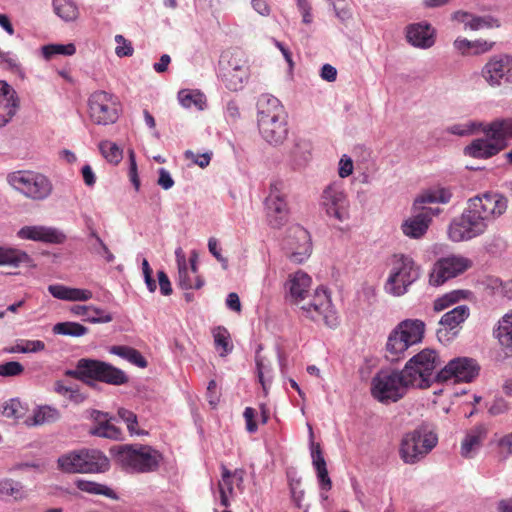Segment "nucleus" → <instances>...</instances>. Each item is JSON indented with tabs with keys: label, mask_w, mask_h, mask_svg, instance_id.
<instances>
[{
	"label": "nucleus",
	"mask_w": 512,
	"mask_h": 512,
	"mask_svg": "<svg viewBox=\"0 0 512 512\" xmlns=\"http://www.w3.org/2000/svg\"><path fill=\"white\" fill-rule=\"evenodd\" d=\"M91 312L86 321L91 323H109L113 320V317L110 313H106L104 310L97 308L92 305Z\"/></svg>",
	"instance_id": "obj_56"
},
{
	"label": "nucleus",
	"mask_w": 512,
	"mask_h": 512,
	"mask_svg": "<svg viewBox=\"0 0 512 512\" xmlns=\"http://www.w3.org/2000/svg\"><path fill=\"white\" fill-rule=\"evenodd\" d=\"M0 492L7 496H11L16 500L25 497V491L21 483L13 480H6L0 483Z\"/></svg>",
	"instance_id": "obj_49"
},
{
	"label": "nucleus",
	"mask_w": 512,
	"mask_h": 512,
	"mask_svg": "<svg viewBox=\"0 0 512 512\" xmlns=\"http://www.w3.org/2000/svg\"><path fill=\"white\" fill-rule=\"evenodd\" d=\"M495 336L501 346L512 348V313L504 315L499 320Z\"/></svg>",
	"instance_id": "obj_38"
},
{
	"label": "nucleus",
	"mask_w": 512,
	"mask_h": 512,
	"mask_svg": "<svg viewBox=\"0 0 512 512\" xmlns=\"http://www.w3.org/2000/svg\"><path fill=\"white\" fill-rule=\"evenodd\" d=\"M452 197V193L448 188L439 187L431 189L421 194L414 202V209H418V205L426 203H448Z\"/></svg>",
	"instance_id": "obj_37"
},
{
	"label": "nucleus",
	"mask_w": 512,
	"mask_h": 512,
	"mask_svg": "<svg viewBox=\"0 0 512 512\" xmlns=\"http://www.w3.org/2000/svg\"><path fill=\"white\" fill-rule=\"evenodd\" d=\"M221 470V480L218 483L220 502L222 506L228 507L230 505L229 497L232 496L234 493L233 476L237 475V471L232 473L224 465L222 466Z\"/></svg>",
	"instance_id": "obj_35"
},
{
	"label": "nucleus",
	"mask_w": 512,
	"mask_h": 512,
	"mask_svg": "<svg viewBox=\"0 0 512 512\" xmlns=\"http://www.w3.org/2000/svg\"><path fill=\"white\" fill-rule=\"evenodd\" d=\"M266 207L270 224L273 227L283 225L288 216L283 182L275 181L271 183L269 195L266 198Z\"/></svg>",
	"instance_id": "obj_19"
},
{
	"label": "nucleus",
	"mask_w": 512,
	"mask_h": 512,
	"mask_svg": "<svg viewBox=\"0 0 512 512\" xmlns=\"http://www.w3.org/2000/svg\"><path fill=\"white\" fill-rule=\"evenodd\" d=\"M322 500L328 499V492L332 489V480L329 477L327 468L316 470Z\"/></svg>",
	"instance_id": "obj_51"
},
{
	"label": "nucleus",
	"mask_w": 512,
	"mask_h": 512,
	"mask_svg": "<svg viewBox=\"0 0 512 512\" xmlns=\"http://www.w3.org/2000/svg\"><path fill=\"white\" fill-rule=\"evenodd\" d=\"M490 285L493 289L500 291L508 298H512V280L503 282L502 280L495 278L491 280Z\"/></svg>",
	"instance_id": "obj_61"
},
{
	"label": "nucleus",
	"mask_w": 512,
	"mask_h": 512,
	"mask_svg": "<svg viewBox=\"0 0 512 512\" xmlns=\"http://www.w3.org/2000/svg\"><path fill=\"white\" fill-rule=\"evenodd\" d=\"M320 205L330 218L339 222L349 218V200L342 183L329 184L322 192Z\"/></svg>",
	"instance_id": "obj_15"
},
{
	"label": "nucleus",
	"mask_w": 512,
	"mask_h": 512,
	"mask_svg": "<svg viewBox=\"0 0 512 512\" xmlns=\"http://www.w3.org/2000/svg\"><path fill=\"white\" fill-rule=\"evenodd\" d=\"M118 462L131 473H151L159 469L162 454L149 445L126 444L119 447Z\"/></svg>",
	"instance_id": "obj_4"
},
{
	"label": "nucleus",
	"mask_w": 512,
	"mask_h": 512,
	"mask_svg": "<svg viewBox=\"0 0 512 512\" xmlns=\"http://www.w3.org/2000/svg\"><path fill=\"white\" fill-rule=\"evenodd\" d=\"M473 265L471 259L461 255H450L437 260L429 276V282L434 286H439L445 281L454 278Z\"/></svg>",
	"instance_id": "obj_16"
},
{
	"label": "nucleus",
	"mask_w": 512,
	"mask_h": 512,
	"mask_svg": "<svg viewBox=\"0 0 512 512\" xmlns=\"http://www.w3.org/2000/svg\"><path fill=\"white\" fill-rule=\"evenodd\" d=\"M478 366L469 358H456L451 360L436 377L438 382L456 384L459 382H471L478 375Z\"/></svg>",
	"instance_id": "obj_17"
},
{
	"label": "nucleus",
	"mask_w": 512,
	"mask_h": 512,
	"mask_svg": "<svg viewBox=\"0 0 512 512\" xmlns=\"http://www.w3.org/2000/svg\"><path fill=\"white\" fill-rule=\"evenodd\" d=\"M284 248L291 261L298 264L303 263L312 251L309 232L301 226L291 227Z\"/></svg>",
	"instance_id": "obj_18"
},
{
	"label": "nucleus",
	"mask_w": 512,
	"mask_h": 512,
	"mask_svg": "<svg viewBox=\"0 0 512 512\" xmlns=\"http://www.w3.org/2000/svg\"><path fill=\"white\" fill-rule=\"evenodd\" d=\"M507 206V199L499 193L486 192L470 198L461 216L450 223L449 239L462 242L484 234L488 223L503 215Z\"/></svg>",
	"instance_id": "obj_1"
},
{
	"label": "nucleus",
	"mask_w": 512,
	"mask_h": 512,
	"mask_svg": "<svg viewBox=\"0 0 512 512\" xmlns=\"http://www.w3.org/2000/svg\"><path fill=\"white\" fill-rule=\"evenodd\" d=\"M118 416L126 423L127 429L131 435H143L144 432L138 429V420L134 412L125 408L118 410Z\"/></svg>",
	"instance_id": "obj_48"
},
{
	"label": "nucleus",
	"mask_w": 512,
	"mask_h": 512,
	"mask_svg": "<svg viewBox=\"0 0 512 512\" xmlns=\"http://www.w3.org/2000/svg\"><path fill=\"white\" fill-rule=\"evenodd\" d=\"M7 182L14 190L33 201H43L53 191L51 180L46 175L32 170L11 172L7 176Z\"/></svg>",
	"instance_id": "obj_6"
},
{
	"label": "nucleus",
	"mask_w": 512,
	"mask_h": 512,
	"mask_svg": "<svg viewBox=\"0 0 512 512\" xmlns=\"http://www.w3.org/2000/svg\"><path fill=\"white\" fill-rule=\"evenodd\" d=\"M24 407L18 399H10L2 406V415L6 418L17 420L24 415Z\"/></svg>",
	"instance_id": "obj_47"
},
{
	"label": "nucleus",
	"mask_w": 512,
	"mask_h": 512,
	"mask_svg": "<svg viewBox=\"0 0 512 512\" xmlns=\"http://www.w3.org/2000/svg\"><path fill=\"white\" fill-rule=\"evenodd\" d=\"M441 365L435 350L423 349L413 356L404 366L406 377L411 378L412 387L425 389L433 382H438L436 369Z\"/></svg>",
	"instance_id": "obj_7"
},
{
	"label": "nucleus",
	"mask_w": 512,
	"mask_h": 512,
	"mask_svg": "<svg viewBox=\"0 0 512 512\" xmlns=\"http://www.w3.org/2000/svg\"><path fill=\"white\" fill-rule=\"evenodd\" d=\"M178 99L185 108L196 107L202 110L206 104V98L203 93L197 90H181L178 93Z\"/></svg>",
	"instance_id": "obj_40"
},
{
	"label": "nucleus",
	"mask_w": 512,
	"mask_h": 512,
	"mask_svg": "<svg viewBox=\"0 0 512 512\" xmlns=\"http://www.w3.org/2000/svg\"><path fill=\"white\" fill-rule=\"evenodd\" d=\"M219 72L229 90L242 89L249 78V66L245 53L239 49L224 52L219 61Z\"/></svg>",
	"instance_id": "obj_10"
},
{
	"label": "nucleus",
	"mask_w": 512,
	"mask_h": 512,
	"mask_svg": "<svg viewBox=\"0 0 512 512\" xmlns=\"http://www.w3.org/2000/svg\"><path fill=\"white\" fill-rule=\"evenodd\" d=\"M311 457L315 470L327 468L320 444L312 443Z\"/></svg>",
	"instance_id": "obj_59"
},
{
	"label": "nucleus",
	"mask_w": 512,
	"mask_h": 512,
	"mask_svg": "<svg viewBox=\"0 0 512 512\" xmlns=\"http://www.w3.org/2000/svg\"><path fill=\"white\" fill-rule=\"evenodd\" d=\"M91 418L94 421V426L90 429L92 435L112 440L122 439L121 429L111 422V419L108 418V414L93 410L91 412Z\"/></svg>",
	"instance_id": "obj_25"
},
{
	"label": "nucleus",
	"mask_w": 512,
	"mask_h": 512,
	"mask_svg": "<svg viewBox=\"0 0 512 512\" xmlns=\"http://www.w3.org/2000/svg\"><path fill=\"white\" fill-rule=\"evenodd\" d=\"M419 276V267L411 257L396 254L393 256L392 268L385 289L394 296H402Z\"/></svg>",
	"instance_id": "obj_11"
},
{
	"label": "nucleus",
	"mask_w": 512,
	"mask_h": 512,
	"mask_svg": "<svg viewBox=\"0 0 512 512\" xmlns=\"http://www.w3.org/2000/svg\"><path fill=\"white\" fill-rule=\"evenodd\" d=\"M435 433L423 428L406 433L401 440L399 456L406 464H415L422 460L436 445Z\"/></svg>",
	"instance_id": "obj_12"
},
{
	"label": "nucleus",
	"mask_w": 512,
	"mask_h": 512,
	"mask_svg": "<svg viewBox=\"0 0 512 512\" xmlns=\"http://www.w3.org/2000/svg\"><path fill=\"white\" fill-rule=\"evenodd\" d=\"M481 127L486 137L491 138L501 150L508 146V141L512 139V117L497 118L490 123L467 122L463 124H454L448 127L447 131L458 136L470 135L477 128Z\"/></svg>",
	"instance_id": "obj_13"
},
{
	"label": "nucleus",
	"mask_w": 512,
	"mask_h": 512,
	"mask_svg": "<svg viewBox=\"0 0 512 512\" xmlns=\"http://www.w3.org/2000/svg\"><path fill=\"white\" fill-rule=\"evenodd\" d=\"M215 347L221 349L220 356L224 357L233 350L230 333L225 327L218 326L213 329Z\"/></svg>",
	"instance_id": "obj_42"
},
{
	"label": "nucleus",
	"mask_w": 512,
	"mask_h": 512,
	"mask_svg": "<svg viewBox=\"0 0 512 512\" xmlns=\"http://www.w3.org/2000/svg\"><path fill=\"white\" fill-rule=\"evenodd\" d=\"M32 258L23 250L12 246H0V266L19 268L21 265L30 266Z\"/></svg>",
	"instance_id": "obj_30"
},
{
	"label": "nucleus",
	"mask_w": 512,
	"mask_h": 512,
	"mask_svg": "<svg viewBox=\"0 0 512 512\" xmlns=\"http://www.w3.org/2000/svg\"><path fill=\"white\" fill-rule=\"evenodd\" d=\"M54 334L81 337L88 333V328L78 322H59L53 326Z\"/></svg>",
	"instance_id": "obj_41"
},
{
	"label": "nucleus",
	"mask_w": 512,
	"mask_h": 512,
	"mask_svg": "<svg viewBox=\"0 0 512 512\" xmlns=\"http://www.w3.org/2000/svg\"><path fill=\"white\" fill-rule=\"evenodd\" d=\"M177 264H178V283L182 289H200L204 282L199 277L192 278L190 276L185 256L182 254V249L176 250Z\"/></svg>",
	"instance_id": "obj_32"
},
{
	"label": "nucleus",
	"mask_w": 512,
	"mask_h": 512,
	"mask_svg": "<svg viewBox=\"0 0 512 512\" xmlns=\"http://www.w3.org/2000/svg\"><path fill=\"white\" fill-rule=\"evenodd\" d=\"M18 107L16 91L5 81H0V127L10 122Z\"/></svg>",
	"instance_id": "obj_24"
},
{
	"label": "nucleus",
	"mask_w": 512,
	"mask_h": 512,
	"mask_svg": "<svg viewBox=\"0 0 512 512\" xmlns=\"http://www.w3.org/2000/svg\"><path fill=\"white\" fill-rule=\"evenodd\" d=\"M60 418V413L56 408L50 406H41L36 409L31 417L25 420L28 426H38L54 423Z\"/></svg>",
	"instance_id": "obj_34"
},
{
	"label": "nucleus",
	"mask_w": 512,
	"mask_h": 512,
	"mask_svg": "<svg viewBox=\"0 0 512 512\" xmlns=\"http://www.w3.org/2000/svg\"><path fill=\"white\" fill-rule=\"evenodd\" d=\"M488 428L484 424H477L470 428L461 443V455L471 458L487 438Z\"/></svg>",
	"instance_id": "obj_26"
},
{
	"label": "nucleus",
	"mask_w": 512,
	"mask_h": 512,
	"mask_svg": "<svg viewBox=\"0 0 512 512\" xmlns=\"http://www.w3.org/2000/svg\"><path fill=\"white\" fill-rule=\"evenodd\" d=\"M120 103L116 96L103 90L93 92L88 98L90 120L97 125H109L119 117Z\"/></svg>",
	"instance_id": "obj_14"
},
{
	"label": "nucleus",
	"mask_w": 512,
	"mask_h": 512,
	"mask_svg": "<svg viewBox=\"0 0 512 512\" xmlns=\"http://www.w3.org/2000/svg\"><path fill=\"white\" fill-rule=\"evenodd\" d=\"M99 150L102 156L112 164H118L122 160V149H120V147L112 141H101L99 144Z\"/></svg>",
	"instance_id": "obj_44"
},
{
	"label": "nucleus",
	"mask_w": 512,
	"mask_h": 512,
	"mask_svg": "<svg viewBox=\"0 0 512 512\" xmlns=\"http://www.w3.org/2000/svg\"><path fill=\"white\" fill-rule=\"evenodd\" d=\"M413 210L415 214L402 222L401 231L406 237L420 239L426 234L431 224L433 210L419 205L417 210L414 208Z\"/></svg>",
	"instance_id": "obj_20"
},
{
	"label": "nucleus",
	"mask_w": 512,
	"mask_h": 512,
	"mask_svg": "<svg viewBox=\"0 0 512 512\" xmlns=\"http://www.w3.org/2000/svg\"><path fill=\"white\" fill-rule=\"evenodd\" d=\"M408 41L416 47L429 48L434 40V30L430 24L417 23L408 27L407 30Z\"/></svg>",
	"instance_id": "obj_27"
},
{
	"label": "nucleus",
	"mask_w": 512,
	"mask_h": 512,
	"mask_svg": "<svg viewBox=\"0 0 512 512\" xmlns=\"http://www.w3.org/2000/svg\"><path fill=\"white\" fill-rule=\"evenodd\" d=\"M127 360L131 362L132 364L140 367L145 368L147 367V360L143 357V355L136 349L129 347Z\"/></svg>",
	"instance_id": "obj_63"
},
{
	"label": "nucleus",
	"mask_w": 512,
	"mask_h": 512,
	"mask_svg": "<svg viewBox=\"0 0 512 512\" xmlns=\"http://www.w3.org/2000/svg\"><path fill=\"white\" fill-rule=\"evenodd\" d=\"M412 387L411 378L404 375L403 369L381 370L372 379L371 394L379 402H397Z\"/></svg>",
	"instance_id": "obj_8"
},
{
	"label": "nucleus",
	"mask_w": 512,
	"mask_h": 512,
	"mask_svg": "<svg viewBox=\"0 0 512 512\" xmlns=\"http://www.w3.org/2000/svg\"><path fill=\"white\" fill-rule=\"evenodd\" d=\"M129 162H130V165H129V170H128V177H129L131 183L133 184L135 190L139 191L140 179L138 176L137 163H136V159H135V153L133 150H131L129 152Z\"/></svg>",
	"instance_id": "obj_55"
},
{
	"label": "nucleus",
	"mask_w": 512,
	"mask_h": 512,
	"mask_svg": "<svg viewBox=\"0 0 512 512\" xmlns=\"http://www.w3.org/2000/svg\"><path fill=\"white\" fill-rule=\"evenodd\" d=\"M115 41L118 46L115 49V53L119 57L131 56L133 54V47L131 42L127 41L122 35H116Z\"/></svg>",
	"instance_id": "obj_58"
},
{
	"label": "nucleus",
	"mask_w": 512,
	"mask_h": 512,
	"mask_svg": "<svg viewBox=\"0 0 512 512\" xmlns=\"http://www.w3.org/2000/svg\"><path fill=\"white\" fill-rule=\"evenodd\" d=\"M84 473H102L109 469L108 458L99 450L84 449Z\"/></svg>",
	"instance_id": "obj_31"
},
{
	"label": "nucleus",
	"mask_w": 512,
	"mask_h": 512,
	"mask_svg": "<svg viewBox=\"0 0 512 512\" xmlns=\"http://www.w3.org/2000/svg\"><path fill=\"white\" fill-rule=\"evenodd\" d=\"M84 449L72 451L58 458V467L65 473H84Z\"/></svg>",
	"instance_id": "obj_33"
},
{
	"label": "nucleus",
	"mask_w": 512,
	"mask_h": 512,
	"mask_svg": "<svg viewBox=\"0 0 512 512\" xmlns=\"http://www.w3.org/2000/svg\"><path fill=\"white\" fill-rule=\"evenodd\" d=\"M45 343L41 340H19L11 348L9 353H36L45 350Z\"/></svg>",
	"instance_id": "obj_46"
},
{
	"label": "nucleus",
	"mask_w": 512,
	"mask_h": 512,
	"mask_svg": "<svg viewBox=\"0 0 512 512\" xmlns=\"http://www.w3.org/2000/svg\"><path fill=\"white\" fill-rule=\"evenodd\" d=\"M501 150L491 138H478L465 147V154L479 159H487L497 155Z\"/></svg>",
	"instance_id": "obj_28"
},
{
	"label": "nucleus",
	"mask_w": 512,
	"mask_h": 512,
	"mask_svg": "<svg viewBox=\"0 0 512 512\" xmlns=\"http://www.w3.org/2000/svg\"><path fill=\"white\" fill-rule=\"evenodd\" d=\"M243 416L246 422V430L249 433H255L258 429L257 423L255 421L256 410L252 407H246Z\"/></svg>",
	"instance_id": "obj_60"
},
{
	"label": "nucleus",
	"mask_w": 512,
	"mask_h": 512,
	"mask_svg": "<svg viewBox=\"0 0 512 512\" xmlns=\"http://www.w3.org/2000/svg\"><path fill=\"white\" fill-rule=\"evenodd\" d=\"M498 446L502 453L506 456L512 454V432L504 435L498 442Z\"/></svg>",
	"instance_id": "obj_64"
},
{
	"label": "nucleus",
	"mask_w": 512,
	"mask_h": 512,
	"mask_svg": "<svg viewBox=\"0 0 512 512\" xmlns=\"http://www.w3.org/2000/svg\"><path fill=\"white\" fill-rule=\"evenodd\" d=\"M258 128L270 144L283 143L288 135L287 113L281 102L269 94L261 95L257 102Z\"/></svg>",
	"instance_id": "obj_3"
},
{
	"label": "nucleus",
	"mask_w": 512,
	"mask_h": 512,
	"mask_svg": "<svg viewBox=\"0 0 512 512\" xmlns=\"http://www.w3.org/2000/svg\"><path fill=\"white\" fill-rule=\"evenodd\" d=\"M425 324L420 320H404L389 334L386 349L391 360H398L412 345L421 342Z\"/></svg>",
	"instance_id": "obj_9"
},
{
	"label": "nucleus",
	"mask_w": 512,
	"mask_h": 512,
	"mask_svg": "<svg viewBox=\"0 0 512 512\" xmlns=\"http://www.w3.org/2000/svg\"><path fill=\"white\" fill-rule=\"evenodd\" d=\"M48 291L54 298L65 301H88L93 297L90 290L67 287L62 284L49 285Z\"/></svg>",
	"instance_id": "obj_29"
},
{
	"label": "nucleus",
	"mask_w": 512,
	"mask_h": 512,
	"mask_svg": "<svg viewBox=\"0 0 512 512\" xmlns=\"http://www.w3.org/2000/svg\"><path fill=\"white\" fill-rule=\"evenodd\" d=\"M185 158L191 160L194 164L198 165L201 168H205L209 165L212 157V152H205L202 154L194 153L191 150H187L185 153Z\"/></svg>",
	"instance_id": "obj_54"
},
{
	"label": "nucleus",
	"mask_w": 512,
	"mask_h": 512,
	"mask_svg": "<svg viewBox=\"0 0 512 512\" xmlns=\"http://www.w3.org/2000/svg\"><path fill=\"white\" fill-rule=\"evenodd\" d=\"M208 249L209 252L217 259V261L221 263L223 269H227L228 259L221 254V249L216 238L211 237L208 240Z\"/></svg>",
	"instance_id": "obj_57"
},
{
	"label": "nucleus",
	"mask_w": 512,
	"mask_h": 512,
	"mask_svg": "<svg viewBox=\"0 0 512 512\" xmlns=\"http://www.w3.org/2000/svg\"><path fill=\"white\" fill-rule=\"evenodd\" d=\"M67 374L87 383L88 380H95L115 386L126 384L129 380L123 370L107 362L88 358L78 360L76 369Z\"/></svg>",
	"instance_id": "obj_5"
},
{
	"label": "nucleus",
	"mask_w": 512,
	"mask_h": 512,
	"mask_svg": "<svg viewBox=\"0 0 512 512\" xmlns=\"http://www.w3.org/2000/svg\"><path fill=\"white\" fill-rule=\"evenodd\" d=\"M17 236L50 244H61L65 240V236L57 229L45 226H24L17 232Z\"/></svg>",
	"instance_id": "obj_22"
},
{
	"label": "nucleus",
	"mask_w": 512,
	"mask_h": 512,
	"mask_svg": "<svg viewBox=\"0 0 512 512\" xmlns=\"http://www.w3.org/2000/svg\"><path fill=\"white\" fill-rule=\"evenodd\" d=\"M462 291H453L451 293L445 294L444 296L436 299L434 301V310L436 312H441L448 308L450 305L456 303L460 299V295Z\"/></svg>",
	"instance_id": "obj_52"
},
{
	"label": "nucleus",
	"mask_w": 512,
	"mask_h": 512,
	"mask_svg": "<svg viewBox=\"0 0 512 512\" xmlns=\"http://www.w3.org/2000/svg\"><path fill=\"white\" fill-rule=\"evenodd\" d=\"M257 375L260 384L262 385L265 394L268 391V386L272 381V369L268 367L262 359L256 358Z\"/></svg>",
	"instance_id": "obj_50"
},
{
	"label": "nucleus",
	"mask_w": 512,
	"mask_h": 512,
	"mask_svg": "<svg viewBox=\"0 0 512 512\" xmlns=\"http://www.w3.org/2000/svg\"><path fill=\"white\" fill-rule=\"evenodd\" d=\"M24 366L17 361H9L0 364V376L15 377L23 374Z\"/></svg>",
	"instance_id": "obj_53"
},
{
	"label": "nucleus",
	"mask_w": 512,
	"mask_h": 512,
	"mask_svg": "<svg viewBox=\"0 0 512 512\" xmlns=\"http://www.w3.org/2000/svg\"><path fill=\"white\" fill-rule=\"evenodd\" d=\"M452 19L458 23H462L464 30L478 31L500 27L499 19L491 15L477 16L460 10L452 14Z\"/></svg>",
	"instance_id": "obj_23"
},
{
	"label": "nucleus",
	"mask_w": 512,
	"mask_h": 512,
	"mask_svg": "<svg viewBox=\"0 0 512 512\" xmlns=\"http://www.w3.org/2000/svg\"><path fill=\"white\" fill-rule=\"evenodd\" d=\"M510 71V59L505 55L490 58L481 71L482 77L492 87L501 85V80Z\"/></svg>",
	"instance_id": "obj_21"
},
{
	"label": "nucleus",
	"mask_w": 512,
	"mask_h": 512,
	"mask_svg": "<svg viewBox=\"0 0 512 512\" xmlns=\"http://www.w3.org/2000/svg\"><path fill=\"white\" fill-rule=\"evenodd\" d=\"M470 311L468 306L459 305L451 311L445 313L440 320V324L449 330L459 327L468 317Z\"/></svg>",
	"instance_id": "obj_36"
},
{
	"label": "nucleus",
	"mask_w": 512,
	"mask_h": 512,
	"mask_svg": "<svg viewBox=\"0 0 512 512\" xmlns=\"http://www.w3.org/2000/svg\"><path fill=\"white\" fill-rule=\"evenodd\" d=\"M76 53V46L69 44H48L42 47L43 57L47 60L55 55L72 56Z\"/></svg>",
	"instance_id": "obj_45"
},
{
	"label": "nucleus",
	"mask_w": 512,
	"mask_h": 512,
	"mask_svg": "<svg viewBox=\"0 0 512 512\" xmlns=\"http://www.w3.org/2000/svg\"><path fill=\"white\" fill-rule=\"evenodd\" d=\"M311 278L308 274L297 271L290 275L287 282L291 301L298 305L302 314L315 322L322 321L332 327L337 323V316L327 290L318 288L312 296L308 295Z\"/></svg>",
	"instance_id": "obj_2"
},
{
	"label": "nucleus",
	"mask_w": 512,
	"mask_h": 512,
	"mask_svg": "<svg viewBox=\"0 0 512 512\" xmlns=\"http://www.w3.org/2000/svg\"><path fill=\"white\" fill-rule=\"evenodd\" d=\"M54 12L66 22L75 21L79 17L77 5L71 0H53Z\"/></svg>",
	"instance_id": "obj_39"
},
{
	"label": "nucleus",
	"mask_w": 512,
	"mask_h": 512,
	"mask_svg": "<svg viewBox=\"0 0 512 512\" xmlns=\"http://www.w3.org/2000/svg\"><path fill=\"white\" fill-rule=\"evenodd\" d=\"M494 46V42H489L487 40L478 39L473 41V50L471 54L479 55L492 50Z\"/></svg>",
	"instance_id": "obj_62"
},
{
	"label": "nucleus",
	"mask_w": 512,
	"mask_h": 512,
	"mask_svg": "<svg viewBox=\"0 0 512 512\" xmlns=\"http://www.w3.org/2000/svg\"><path fill=\"white\" fill-rule=\"evenodd\" d=\"M76 487L79 490H81L83 492L90 493V494L104 495L111 499L117 498L115 492L111 488H109L105 485L96 483V482L86 481V480H78L76 482Z\"/></svg>",
	"instance_id": "obj_43"
}]
</instances>
